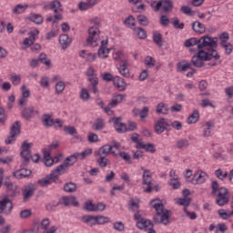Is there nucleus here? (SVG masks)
<instances>
[{
  "label": "nucleus",
  "mask_w": 233,
  "mask_h": 233,
  "mask_svg": "<svg viewBox=\"0 0 233 233\" xmlns=\"http://www.w3.org/2000/svg\"><path fill=\"white\" fill-rule=\"evenodd\" d=\"M157 201H159L157 198L150 201L151 207H153L157 212L153 217V221L155 225H159V223H162V225H168V223H170V211L165 209V205Z\"/></svg>",
  "instance_id": "f257e3e1"
},
{
  "label": "nucleus",
  "mask_w": 233,
  "mask_h": 233,
  "mask_svg": "<svg viewBox=\"0 0 233 233\" xmlns=\"http://www.w3.org/2000/svg\"><path fill=\"white\" fill-rule=\"evenodd\" d=\"M184 46L186 48H190L197 46V49L190 48V52H198L199 50H205L208 46H216V41L212 40V36L205 35L201 36L198 40L196 37L189 38L185 41Z\"/></svg>",
  "instance_id": "f03ea898"
},
{
  "label": "nucleus",
  "mask_w": 233,
  "mask_h": 233,
  "mask_svg": "<svg viewBox=\"0 0 233 233\" xmlns=\"http://www.w3.org/2000/svg\"><path fill=\"white\" fill-rule=\"evenodd\" d=\"M172 128H174L175 130H181V128H183V124H181V122L177 120L170 123L168 122V120L165 119V117H159L157 123H155L156 134H163L165 130L170 132Z\"/></svg>",
  "instance_id": "7ed1b4c3"
},
{
  "label": "nucleus",
  "mask_w": 233,
  "mask_h": 233,
  "mask_svg": "<svg viewBox=\"0 0 233 233\" xmlns=\"http://www.w3.org/2000/svg\"><path fill=\"white\" fill-rule=\"evenodd\" d=\"M205 61H210V55L205 49L198 51L197 55L191 58V65L196 68H203L205 66Z\"/></svg>",
  "instance_id": "20e7f679"
},
{
  "label": "nucleus",
  "mask_w": 233,
  "mask_h": 233,
  "mask_svg": "<svg viewBox=\"0 0 233 233\" xmlns=\"http://www.w3.org/2000/svg\"><path fill=\"white\" fill-rule=\"evenodd\" d=\"M119 147H121V145L118 142L113 140L112 146L104 145L103 147H101L98 149L97 156L106 157V156H109V154H112L114 157H117L118 154L116 153L115 150H119Z\"/></svg>",
  "instance_id": "39448f33"
},
{
  "label": "nucleus",
  "mask_w": 233,
  "mask_h": 233,
  "mask_svg": "<svg viewBox=\"0 0 233 233\" xmlns=\"http://www.w3.org/2000/svg\"><path fill=\"white\" fill-rule=\"evenodd\" d=\"M21 135V122L18 120L12 124L10 128V136L5 140V145H12L15 142V137Z\"/></svg>",
  "instance_id": "423d86ee"
},
{
  "label": "nucleus",
  "mask_w": 233,
  "mask_h": 233,
  "mask_svg": "<svg viewBox=\"0 0 233 233\" xmlns=\"http://www.w3.org/2000/svg\"><path fill=\"white\" fill-rule=\"evenodd\" d=\"M89 36L86 39L87 45H90L93 47L97 46V39H99V31L97 28L92 26L88 29Z\"/></svg>",
  "instance_id": "0eeeda50"
},
{
  "label": "nucleus",
  "mask_w": 233,
  "mask_h": 233,
  "mask_svg": "<svg viewBox=\"0 0 233 233\" xmlns=\"http://www.w3.org/2000/svg\"><path fill=\"white\" fill-rule=\"evenodd\" d=\"M12 208H14V204L12 203V200L8 198V197H5L0 200V214H11Z\"/></svg>",
  "instance_id": "6e6552de"
},
{
  "label": "nucleus",
  "mask_w": 233,
  "mask_h": 233,
  "mask_svg": "<svg viewBox=\"0 0 233 233\" xmlns=\"http://www.w3.org/2000/svg\"><path fill=\"white\" fill-rule=\"evenodd\" d=\"M211 41H215L216 46H207V47L204 48V52L205 50L208 51V54L210 57V61H212V57H214L215 61H218L221 58V56H219V54L216 50V48H218V37H211Z\"/></svg>",
  "instance_id": "1a4fd4ad"
},
{
  "label": "nucleus",
  "mask_w": 233,
  "mask_h": 233,
  "mask_svg": "<svg viewBox=\"0 0 233 233\" xmlns=\"http://www.w3.org/2000/svg\"><path fill=\"white\" fill-rule=\"evenodd\" d=\"M142 185H147V187L145 189V192L150 194L152 192V174L150 169H144L142 175Z\"/></svg>",
  "instance_id": "9d476101"
},
{
  "label": "nucleus",
  "mask_w": 233,
  "mask_h": 233,
  "mask_svg": "<svg viewBox=\"0 0 233 233\" xmlns=\"http://www.w3.org/2000/svg\"><path fill=\"white\" fill-rule=\"evenodd\" d=\"M52 183H58L57 176L55 174H49L46 177L37 181V185L43 188L49 187V185H52Z\"/></svg>",
  "instance_id": "9b49d317"
},
{
  "label": "nucleus",
  "mask_w": 233,
  "mask_h": 233,
  "mask_svg": "<svg viewBox=\"0 0 233 233\" xmlns=\"http://www.w3.org/2000/svg\"><path fill=\"white\" fill-rule=\"evenodd\" d=\"M207 179H208V175L207 173L203 171H197L190 180V183H192V185H201L205 183Z\"/></svg>",
  "instance_id": "f8f14e48"
},
{
  "label": "nucleus",
  "mask_w": 233,
  "mask_h": 233,
  "mask_svg": "<svg viewBox=\"0 0 233 233\" xmlns=\"http://www.w3.org/2000/svg\"><path fill=\"white\" fill-rule=\"evenodd\" d=\"M211 194H213V196H215V194H218V197L221 198V197H227V194H228V189H227V187H219V183H218V181L214 180L211 183Z\"/></svg>",
  "instance_id": "ddd939ff"
},
{
  "label": "nucleus",
  "mask_w": 233,
  "mask_h": 233,
  "mask_svg": "<svg viewBox=\"0 0 233 233\" xmlns=\"http://www.w3.org/2000/svg\"><path fill=\"white\" fill-rule=\"evenodd\" d=\"M4 186L5 187L8 198H14L19 194V191L17 190V185H15V183L10 181H5Z\"/></svg>",
  "instance_id": "4468645a"
},
{
  "label": "nucleus",
  "mask_w": 233,
  "mask_h": 233,
  "mask_svg": "<svg viewBox=\"0 0 233 233\" xmlns=\"http://www.w3.org/2000/svg\"><path fill=\"white\" fill-rule=\"evenodd\" d=\"M137 228H140V230L145 229L147 233H156V230H154V224L152 223V220H142L138 221L137 223Z\"/></svg>",
  "instance_id": "2eb2a0df"
},
{
  "label": "nucleus",
  "mask_w": 233,
  "mask_h": 233,
  "mask_svg": "<svg viewBox=\"0 0 233 233\" xmlns=\"http://www.w3.org/2000/svg\"><path fill=\"white\" fill-rule=\"evenodd\" d=\"M111 121H113L115 130H116L118 134H125V132H128L127 125L121 122V117H113Z\"/></svg>",
  "instance_id": "dca6fc26"
},
{
  "label": "nucleus",
  "mask_w": 233,
  "mask_h": 233,
  "mask_svg": "<svg viewBox=\"0 0 233 233\" xmlns=\"http://www.w3.org/2000/svg\"><path fill=\"white\" fill-rule=\"evenodd\" d=\"M87 81L89 84L87 85L88 90L90 92H93L95 96H97L99 94L98 85H99V78L98 77H89L87 78Z\"/></svg>",
  "instance_id": "f3484780"
},
{
  "label": "nucleus",
  "mask_w": 233,
  "mask_h": 233,
  "mask_svg": "<svg viewBox=\"0 0 233 233\" xmlns=\"http://www.w3.org/2000/svg\"><path fill=\"white\" fill-rule=\"evenodd\" d=\"M35 114H39V111H35L34 106L25 107L22 110V117L26 121H29V119L35 117Z\"/></svg>",
  "instance_id": "a211bd4d"
},
{
  "label": "nucleus",
  "mask_w": 233,
  "mask_h": 233,
  "mask_svg": "<svg viewBox=\"0 0 233 233\" xmlns=\"http://www.w3.org/2000/svg\"><path fill=\"white\" fill-rule=\"evenodd\" d=\"M31 175H32V170L28 168H20L13 172V177L15 179H25V177H30Z\"/></svg>",
  "instance_id": "6ab92c4d"
},
{
  "label": "nucleus",
  "mask_w": 233,
  "mask_h": 233,
  "mask_svg": "<svg viewBox=\"0 0 233 233\" xmlns=\"http://www.w3.org/2000/svg\"><path fill=\"white\" fill-rule=\"evenodd\" d=\"M58 41L62 50H66V48L72 45V38H70V36H68L66 34L61 35Z\"/></svg>",
  "instance_id": "aec40b11"
},
{
  "label": "nucleus",
  "mask_w": 233,
  "mask_h": 233,
  "mask_svg": "<svg viewBox=\"0 0 233 233\" xmlns=\"http://www.w3.org/2000/svg\"><path fill=\"white\" fill-rule=\"evenodd\" d=\"M192 26V30L196 33V34H205V32H207V27L205 26V24L199 22V21H195L192 23L191 25Z\"/></svg>",
  "instance_id": "412c9836"
},
{
  "label": "nucleus",
  "mask_w": 233,
  "mask_h": 233,
  "mask_svg": "<svg viewBox=\"0 0 233 233\" xmlns=\"http://www.w3.org/2000/svg\"><path fill=\"white\" fill-rule=\"evenodd\" d=\"M127 99V95H116L112 97L111 102L109 103V106L116 108V106L119 105V103H123Z\"/></svg>",
  "instance_id": "4be33fe9"
},
{
  "label": "nucleus",
  "mask_w": 233,
  "mask_h": 233,
  "mask_svg": "<svg viewBox=\"0 0 233 233\" xmlns=\"http://www.w3.org/2000/svg\"><path fill=\"white\" fill-rule=\"evenodd\" d=\"M34 194H35V188H34V186L30 184L25 189L23 190L24 201H28V199H30Z\"/></svg>",
  "instance_id": "5701e85b"
},
{
  "label": "nucleus",
  "mask_w": 233,
  "mask_h": 233,
  "mask_svg": "<svg viewBox=\"0 0 233 233\" xmlns=\"http://www.w3.org/2000/svg\"><path fill=\"white\" fill-rule=\"evenodd\" d=\"M113 59L115 61H117L118 63H120V65H123L125 63H128V60L127 58V56L125 55V53L121 52V51H117L113 55Z\"/></svg>",
  "instance_id": "b1692460"
},
{
  "label": "nucleus",
  "mask_w": 233,
  "mask_h": 233,
  "mask_svg": "<svg viewBox=\"0 0 233 233\" xmlns=\"http://www.w3.org/2000/svg\"><path fill=\"white\" fill-rule=\"evenodd\" d=\"M64 192H66L67 194H74V192H77V184L74 182H66L64 185Z\"/></svg>",
  "instance_id": "393cba45"
},
{
  "label": "nucleus",
  "mask_w": 233,
  "mask_h": 233,
  "mask_svg": "<svg viewBox=\"0 0 233 233\" xmlns=\"http://www.w3.org/2000/svg\"><path fill=\"white\" fill-rule=\"evenodd\" d=\"M81 221L88 225V227H94L96 225V216L86 215L81 218Z\"/></svg>",
  "instance_id": "a878e982"
},
{
  "label": "nucleus",
  "mask_w": 233,
  "mask_h": 233,
  "mask_svg": "<svg viewBox=\"0 0 233 233\" xmlns=\"http://www.w3.org/2000/svg\"><path fill=\"white\" fill-rule=\"evenodd\" d=\"M66 165L63 163L58 167H56L50 174H54L55 176H56V177L58 178V183H61V181H59V176H63V174H65L66 170Z\"/></svg>",
  "instance_id": "bb28decb"
},
{
  "label": "nucleus",
  "mask_w": 233,
  "mask_h": 233,
  "mask_svg": "<svg viewBox=\"0 0 233 233\" xmlns=\"http://www.w3.org/2000/svg\"><path fill=\"white\" fill-rule=\"evenodd\" d=\"M118 72L123 77H130V70H128V62L119 64Z\"/></svg>",
  "instance_id": "cd10ccee"
},
{
  "label": "nucleus",
  "mask_w": 233,
  "mask_h": 233,
  "mask_svg": "<svg viewBox=\"0 0 233 233\" xmlns=\"http://www.w3.org/2000/svg\"><path fill=\"white\" fill-rule=\"evenodd\" d=\"M123 24L127 28H130L131 30H134L136 28V18L134 15H129L124 21Z\"/></svg>",
  "instance_id": "c85d7f7f"
},
{
  "label": "nucleus",
  "mask_w": 233,
  "mask_h": 233,
  "mask_svg": "<svg viewBox=\"0 0 233 233\" xmlns=\"http://www.w3.org/2000/svg\"><path fill=\"white\" fill-rule=\"evenodd\" d=\"M115 86L116 88H119L121 92H123L127 88V84L125 83V79L119 77V76H115L113 79Z\"/></svg>",
  "instance_id": "c756f323"
},
{
  "label": "nucleus",
  "mask_w": 233,
  "mask_h": 233,
  "mask_svg": "<svg viewBox=\"0 0 233 233\" xmlns=\"http://www.w3.org/2000/svg\"><path fill=\"white\" fill-rule=\"evenodd\" d=\"M202 127H204L203 130V137H210V128H214V122L209 121V122H205Z\"/></svg>",
  "instance_id": "7c9ffc66"
},
{
  "label": "nucleus",
  "mask_w": 233,
  "mask_h": 233,
  "mask_svg": "<svg viewBox=\"0 0 233 233\" xmlns=\"http://www.w3.org/2000/svg\"><path fill=\"white\" fill-rule=\"evenodd\" d=\"M137 148H143V150H146V152H151V154H154L156 152V147L152 143H140L137 147Z\"/></svg>",
  "instance_id": "2f4dec72"
},
{
  "label": "nucleus",
  "mask_w": 233,
  "mask_h": 233,
  "mask_svg": "<svg viewBox=\"0 0 233 233\" xmlns=\"http://www.w3.org/2000/svg\"><path fill=\"white\" fill-rule=\"evenodd\" d=\"M146 3L153 8L154 12H159L163 6V0H160L157 3L154 0H146Z\"/></svg>",
  "instance_id": "473e14b6"
},
{
  "label": "nucleus",
  "mask_w": 233,
  "mask_h": 233,
  "mask_svg": "<svg viewBox=\"0 0 233 233\" xmlns=\"http://www.w3.org/2000/svg\"><path fill=\"white\" fill-rule=\"evenodd\" d=\"M42 121H43L44 127H46V128H50V127H54V123H55L54 118H52V116L48 114L43 115Z\"/></svg>",
  "instance_id": "72a5a7b5"
},
{
  "label": "nucleus",
  "mask_w": 233,
  "mask_h": 233,
  "mask_svg": "<svg viewBox=\"0 0 233 233\" xmlns=\"http://www.w3.org/2000/svg\"><path fill=\"white\" fill-rule=\"evenodd\" d=\"M164 12L168 14V12H172V8H174V2L170 0H162V6Z\"/></svg>",
  "instance_id": "f704fd0d"
},
{
  "label": "nucleus",
  "mask_w": 233,
  "mask_h": 233,
  "mask_svg": "<svg viewBox=\"0 0 233 233\" xmlns=\"http://www.w3.org/2000/svg\"><path fill=\"white\" fill-rule=\"evenodd\" d=\"M199 121V111L198 109L194 110L193 113L187 117V124L194 125Z\"/></svg>",
  "instance_id": "c9c22d12"
},
{
  "label": "nucleus",
  "mask_w": 233,
  "mask_h": 233,
  "mask_svg": "<svg viewBox=\"0 0 233 233\" xmlns=\"http://www.w3.org/2000/svg\"><path fill=\"white\" fill-rule=\"evenodd\" d=\"M156 112L157 114H163L164 116H167V114H168V106L167 104L160 102L157 106Z\"/></svg>",
  "instance_id": "e433bc0d"
},
{
  "label": "nucleus",
  "mask_w": 233,
  "mask_h": 233,
  "mask_svg": "<svg viewBox=\"0 0 233 233\" xmlns=\"http://www.w3.org/2000/svg\"><path fill=\"white\" fill-rule=\"evenodd\" d=\"M153 43L161 48L163 46V35L159 32H155L153 34Z\"/></svg>",
  "instance_id": "4c0bfd02"
},
{
  "label": "nucleus",
  "mask_w": 233,
  "mask_h": 233,
  "mask_svg": "<svg viewBox=\"0 0 233 233\" xmlns=\"http://www.w3.org/2000/svg\"><path fill=\"white\" fill-rule=\"evenodd\" d=\"M20 155L24 159L23 166L27 167L28 163H30V159H32V151H21Z\"/></svg>",
  "instance_id": "58836bf2"
},
{
  "label": "nucleus",
  "mask_w": 233,
  "mask_h": 233,
  "mask_svg": "<svg viewBox=\"0 0 233 233\" xmlns=\"http://www.w3.org/2000/svg\"><path fill=\"white\" fill-rule=\"evenodd\" d=\"M38 61H40V63H42L43 65H46V66H47L48 68H51L52 66V61L48 59V56L45 53H41L39 55Z\"/></svg>",
  "instance_id": "ea45409f"
},
{
  "label": "nucleus",
  "mask_w": 233,
  "mask_h": 233,
  "mask_svg": "<svg viewBox=\"0 0 233 233\" xmlns=\"http://www.w3.org/2000/svg\"><path fill=\"white\" fill-rule=\"evenodd\" d=\"M190 66H192V64L187 60H183L177 64V70L178 72H187Z\"/></svg>",
  "instance_id": "a19ab883"
},
{
  "label": "nucleus",
  "mask_w": 233,
  "mask_h": 233,
  "mask_svg": "<svg viewBox=\"0 0 233 233\" xmlns=\"http://www.w3.org/2000/svg\"><path fill=\"white\" fill-rule=\"evenodd\" d=\"M133 31L138 39H147V30L143 29L142 27H135Z\"/></svg>",
  "instance_id": "79ce46f5"
},
{
  "label": "nucleus",
  "mask_w": 233,
  "mask_h": 233,
  "mask_svg": "<svg viewBox=\"0 0 233 233\" xmlns=\"http://www.w3.org/2000/svg\"><path fill=\"white\" fill-rule=\"evenodd\" d=\"M75 163H77V155L76 153L67 157L64 161L66 167H72Z\"/></svg>",
  "instance_id": "37998d69"
},
{
  "label": "nucleus",
  "mask_w": 233,
  "mask_h": 233,
  "mask_svg": "<svg viewBox=\"0 0 233 233\" xmlns=\"http://www.w3.org/2000/svg\"><path fill=\"white\" fill-rule=\"evenodd\" d=\"M93 130H103L105 128V120L97 118L92 126Z\"/></svg>",
  "instance_id": "c03bdc74"
},
{
  "label": "nucleus",
  "mask_w": 233,
  "mask_h": 233,
  "mask_svg": "<svg viewBox=\"0 0 233 233\" xmlns=\"http://www.w3.org/2000/svg\"><path fill=\"white\" fill-rule=\"evenodd\" d=\"M29 21H31L32 23H35V25H42L44 18H43V15H41L32 14L29 16Z\"/></svg>",
  "instance_id": "a18cd8bd"
},
{
  "label": "nucleus",
  "mask_w": 233,
  "mask_h": 233,
  "mask_svg": "<svg viewBox=\"0 0 233 233\" xmlns=\"http://www.w3.org/2000/svg\"><path fill=\"white\" fill-rule=\"evenodd\" d=\"M137 21H138L141 26H148V25L150 24V21H148V17H147V15H138L137 16Z\"/></svg>",
  "instance_id": "49530a36"
},
{
  "label": "nucleus",
  "mask_w": 233,
  "mask_h": 233,
  "mask_svg": "<svg viewBox=\"0 0 233 233\" xmlns=\"http://www.w3.org/2000/svg\"><path fill=\"white\" fill-rule=\"evenodd\" d=\"M27 7H28V5H23L21 4H18L15 8H13V14H15L16 15H19L20 14H24V12L26 11Z\"/></svg>",
  "instance_id": "de8ad7c7"
},
{
  "label": "nucleus",
  "mask_w": 233,
  "mask_h": 233,
  "mask_svg": "<svg viewBox=\"0 0 233 233\" xmlns=\"http://www.w3.org/2000/svg\"><path fill=\"white\" fill-rule=\"evenodd\" d=\"M49 7L55 14H57V12H59V8H61V2L54 0L50 3Z\"/></svg>",
  "instance_id": "09e8293b"
},
{
  "label": "nucleus",
  "mask_w": 233,
  "mask_h": 233,
  "mask_svg": "<svg viewBox=\"0 0 233 233\" xmlns=\"http://www.w3.org/2000/svg\"><path fill=\"white\" fill-rule=\"evenodd\" d=\"M144 65L147 66V68H154L156 66V59L154 57L148 56L144 60Z\"/></svg>",
  "instance_id": "8fccbe9b"
},
{
  "label": "nucleus",
  "mask_w": 233,
  "mask_h": 233,
  "mask_svg": "<svg viewBox=\"0 0 233 233\" xmlns=\"http://www.w3.org/2000/svg\"><path fill=\"white\" fill-rule=\"evenodd\" d=\"M177 205H180L181 207H188L190 203H192V198H178L177 201Z\"/></svg>",
  "instance_id": "3c124183"
},
{
  "label": "nucleus",
  "mask_w": 233,
  "mask_h": 233,
  "mask_svg": "<svg viewBox=\"0 0 233 233\" xmlns=\"http://www.w3.org/2000/svg\"><path fill=\"white\" fill-rule=\"evenodd\" d=\"M215 176L218 177V179H220L223 181V179H227V177H229L228 172H224L221 170V168H218L215 171Z\"/></svg>",
  "instance_id": "603ef678"
},
{
  "label": "nucleus",
  "mask_w": 233,
  "mask_h": 233,
  "mask_svg": "<svg viewBox=\"0 0 233 233\" xmlns=\"http://www.w3.org/2000/svg\"><path fill=\"white\" fill-rule=\"evenodd\" d=\"M96 225H105L110 223V218L105 216H96Z\"/></svg>",
  "instance_id": "864d4df0"
},
{
  "label": "nucleus",
  "mask_w": 233,
  "mask_h": 233,
  "mask_svg": "<svg viewBox=\"0 0 233 233\" xmlns=\"http://www.w3.org/2000/svg\"><path fill=\"white\" fill-rule=\"evenodd\" d=\"M44 163L46 167H52L54 165V158L50 157V153H44Z\"/></svg>",
  "instance_id": "5fc2aeb1"
},
{
  "label": "nucleus",
  "mask_w": 233,
  "mask_h": 233,
  "mask_svg": "<svg viewBox=\"0 0 233 233\" xmlns=\"http://www.w3.org/2000/svg\"><path fill=\"white\" fill-rule=\"evenodd\" d=\"M172 25L176 30H183L185 28V24L184 23H179V18L177 17H173L172 18Z\"/></svg>",
  "instance_id": "6e6d98bb"
},
{
  "label": "nucleus",
  "mask_w": 233,
  "mask_h": 233,
  "mask_svg": "<svg viewBox=\"0 0 233 233\" xmlns=\"http://www.w3.org/2000/svg\"><path fill=\"white\" fill-rule=\"evenodd\" d=\"M97 54L98 57H101V59H106V57H108V54H110V49H106V47H99Z\"/></svg>",
  "instance_id": "4d7b16f0"
},
{
  "label": "nucleus",
  "mask_w": 233,
  "mask_h": 233,
  "mask_svg": "<svg viewBox=\"0 0 233 233\" xmlns=\"http://www.w3.org/2000/svg\"><path fill=\"white\" fill-rule=\"evenodd\" d=\"M228 197H217L216 203L218 207H225L228 204Z\"/></svg>",
  "instance_id": "13d9d810"
},
{
  "label": "nucleus",
  "mask_w": 233,
  "mask_h": 233,
  "mask_svg": "<svg viewBox=\"0 0 233 233\" xmlns=\"http://www.w3.org/2000/svg\"><path fill=\"white\" fill-rule=\"evenodd\" d=\"M190 147V142L187 139H179L177 141V147L181 148H188Z\"/></svg>",
  "instance_id": "bf43d9fd"
},
{
  "label": "nucleus",
  "mask_w": 233,
  "mask_h": 233,
  "mask_svg": "<svg viewBox=\"0 0 233 233\" xmlns=\"http://www.w3.org/2000/svg\"><path fill=\"white\" fill-rule=\"evenodd\" d=\"M118 156L120 157H122V159L126 162V163H128V165H132V159H131V157H130V154L125 152V151H121L118 153Z\"/></svg>",
  "instance_id": "052dcab7"
},
{
  "label": "nucleus",
  "mask_w": 233,
  "mask_h": 233,
  "mask_svg": "<svg viewBox=\"0 0 233 233\" xmlns=\"http://www.w3.org/2000/svg\"><path fill=\"white\" fill-rule=\"evenodd\" d=\"M220 46L224 48L226 56H230L233 50V45L230 43L221 44Z\"/></svg>",
  "instance_id": "680f3d73"
},
{
  "label": "nucleus",
  "mask_w": 233,
  "mask_h": 233,
  "mask_svg": "<svg viewBox=\"0 0 233 233\" xmlns=\"http://www.w3.org/2000/svg\"><path fill=\"white\" fill-rule=\"evenodd\" d=\"M218 39L220 40V45H225L228 43V39H230V36L228 35V33L224 32L218 35Z\"/></svg>",
  "instance_id": "e2e57ef3"
},
{
  "label": "nucleus",
  "mask_w": 233,
  "mask_h": 233,
  "mask_svg": "<svg viewBox=\"0 0 233 233\" xmlns=\"http://www.w3.org/2000/svg\"><path fill=\"white\" fill-rule=\"evenodd\" d=\"M91 154H92V148L86 149L82 153H76V157H79L80 159H85L86 156H91Z\"/></svg>",
  "instance_id": "0e129e2a"
},
{
  "label": "nucleus",
  "mask_w": 233,
  "mask_h": 233,
  "mask_svg": "<svg viewBox=\"0 0 233 233\" xmlns=\"http://www.w3.org/2000/svg\"><path fill=\"white\" fill-rule=\"evenodd\" d=\"M80 99H82V101H88L90 99V94L88 93V91L85 88H82L80 91Z\"/></svg>",
  "instance_id": "69168bd1"
},
{
  "label": "nucleus",
  "mask_w": 233,
  "mask_h": 233,
  "mask_svg": "<svg viewBox=\"0 0 233 233\" xmlns=\"http://www.w3.org/2000/svg\"><path fill=\"white\" fill-rule=\"evenodd\" d=\"M96 163H98L99 167L105 168V167L108 165V158H106V157H99Z\"/></svg>",
  "instance_id": "338daca9"
},
{
  "label": "nucleus",
  "mask_w": 233,
  "mask_h": 233,
  "mask_svg": "<svg viewBox=\"0 0 233 233\" xmlns=\"http://www.w3.org/2000/svg\"><path fill=\"white\" fill-rule=\"evenodd\" d=\"M228 230V228H227V225L223 223H219L216 227V233H225Z\"/></svg>",
  "instance_id": "774afa93"
}]
</instances>
